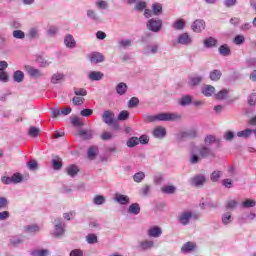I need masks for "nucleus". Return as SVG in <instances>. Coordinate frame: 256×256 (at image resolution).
Wrapping results in <instances>:
<instances>
[{"mask_svg": "<svg viewBox=\"0 0 256 256\" xmlns=\"http://www.w3.org/2000/svg\"><path fill=\"white\" fill-rule=\"evenodd\" d=\"M181 115L178 113L163 112L156 115H146L144 121L147 123H155V121H179Z\"/></svg>", "mask_w": 256, "mask_h": 256, "instance_id": "1", "label": "nucleus"}, {"mask_svg": "<svg viewBox=\"0 0 256 256\" xmlns=\"http://www.w3.org/2000/svg\"><path fill=\"white\" fill-rule=\"evenodd\" d=\"M53 237H63L65 235V221L62 218H56L54 220V230L52 232Z\"/></svg>", "mask_w": 256, "mask_h": 256, "instance_id": "2", "label": "nucleus"}, {"mask_svg": "<svg viewBox=\"0 0 256 256\" xmlns=\"http://www.w3.org/2000/svg\"><path fill=\"white\" fill-rule=\"evenodd\" d=\"M102 121H104L106 125H113L115 129H119V125L115 123V113H113L111 110H106L103 112Z\"/></svg>", "mask_w": 256, "mask_h": 256, "instance_id": "3", "label": "nucleus"}, {"mask_svg": "<svg viewBox=\"0 0 256 256\" xmlns=\"http://www.w3.org/2000/svg\"><path fill=\"white\" fill-rule=\"evenodd\" d=\"M176 42L178 45H184L185 47H189V45H193V37L189 35V33L184 32L178 35Z\"/></svg>", "mask_w": 256, "mask_h": 256, "instance_id": "4", "label": "nucleus"}, {"mask_svg": "<svg viewBox=\"0 0 256 256\" xmlns=\"http://www.w3.org/2000/svg\"><path fill=\"white\" fill-rule=\"evenodd\" d=\"M193 219V212L191 211H183L178 215V221L180 225H189Z\"/></svg>", "mask_w": 256, "mask_h": 256, "instance_id": "5", "label": "nucleus"}, {"mask_svg": "<svg viewBox=\"0 0 256 256\" xmlns=\"http://www.w3.org/2000/svg\"><path fill=\"white\" fill-rule=\"evenodd\" d=\"M162 25L163 21L152 18L148 21L147 27L149 31H152L153 33H159V31H161Z\"/></svg>", "mask_w": 256, "mask_h": 256, "instance_id": "6", "label": "nucleus"}, {"mask_svg": "<svg viewBox=\"0 0 256 256\" xmlns=\"http://www.w3.org/2000/svg\"><path fill=\"white\" fill-rule=\"evenodd\" d=\"M147 235L151 239H159L163 235V229L160 226H150L147 230Z\"/></svg>", "mask_w": 256, "mask_h": 256, "instance_id": "7", "label": "nucleus"}, {"mask_svg": "<svg viewBox=\"0 0 256 256\" xmlns=\"http://www.w3.org/2000/svg\"><path fill=\"white\" fill-rule=\"evenodd\" d=\"M198 155L201 159H207V157H213V151L209 146L201 145L199 148H197Z\"/></svg>", "mask_w": 256, "mask_h": 256, "instance_id": "8", "label": "nucleus"}, {"mask_svg": "<svg viewBox=\"0 0 256 256\" xmlns=\"http://www.w3.org/2000/svg\"><path fill=\"white\" fill-rule=\"evenodd\" d=\"M191 29L194 33H201V31H204L205 29V20L203 19L195 20L191 25Z\"/></svg>", "mask_w": 256, "mask_h": 256, "instance_id": "9", "label": "nucleus"}, {"mask_svg": "<svg viewBox=\"0 0 256 256\" xmlns=\"http://www.w3.org/2000/svg\"><path fill=\"white\" fill-rule=\"evenodd\" d=\"M25 71L30 75V77H33L34 79H39V77H43V73L41 70L33 67V66H25Z\"/></svg>", "mask_w": 256, "mask_h": 256, "instance_id": "10", "label": "nucleus"}, {"mask_svg": "<svg viewBox=\"0 0 256 256\" xmlns=\"http://www.w3.org/2000/svg\"><path fill=\"white\" fill-rule=\"evenodd\" d=\"M144 55H157L159 53V44H149L143 49Z\"/></svg>", "mask_w": 256, "mask_h": 256, "instance_id": "11", "label": "nucleus"}, {"mask_svg": "<svg viewBox=\"0 0 256 256\" xmlns=\"http://www.w3.org/2000/svg\"><path fill=\"white\" fill-rule=\"evenodd\" d=\"M114 201H116V203H119V205H129L131 199L125 194L116 193L114 195Z\"/></svg>", "mask_w": 256, "mask_h": 256, "instance_id": "12", "label": "nucleus"}, {"mask_svg": "<svg viewBox=\"0 0 256 256\" xmlns=\"http://www.w3.org/2000/svg\"><path fill=\"white\" fill-rule=\"evenodd\" d=\"M89 61L97 65V63H103L105 61V57H103V54L99 52H92L88 55Z\"/></svg>", "mask_w": 256, "mask_h": 256, "instance_id": "13", "label": "nucleus"}, {"mask_svg": "<svg viewBox=\"0 0 256 256\" xmlns=\"http://www.w3.org/2000/svg\"><path fill=\"white\" fill-rule=\"evenodd\" d=\"M207 178L203 174L196 175L192 178L191 183L194 187H202L205 185Z\"/></svg>", "mask_w": 256, "mask_h": 256, "instance_id": "14", "label": "nucleus"}, {"mask_svg": "<svg viewBox=\"0 0 256 256\" xmlns=\"http://www.w3.org/2000/svg\"><path fill=\"white\" fill-rule=\"evenodd\" d=\"M64 45L67 49H75L77 47V41H75L73 35L67 34L64 37Z\"/></svg>", "mask_w": 256, "mask_h": 256, "instance_id": "15", "label": "nucleus"}, {"mask_svg": "<svg viewBox=\"0 0 256 256\" xmlns=\"http://www.w3.org/2000/svg\"><path fill=\"white\" fill-rule=\"evenodd\" d=\"M153 247H155V242L152 240H143L138 244V249L141 251H149V249H153Z\"/></svg>", "mask_w": 256, "mask_h": 256, "instance_id": "16", "label": "nucleus"}, {"mask_svg": "<svg viewBox=\"0 0 256 256\" xmlns=\"http://www.w3.org/2000/svg\"><path fill=\"white\" fill-rule=\"evenodd\" d=\"M127 212L129 215L137 216L139 213H141V205L139 203H132L129 207Z\"/></svg>", "mask_w": 256, "mask_h": 256, "instance_id": "17", "label": "nucleus"}, {"mask_svg": "<svg viewBox=\"0 0 256 256\" xmlns=\"http://www.w3.org/2000/svg\"><path fill=\"white\" fill-rule=\"evenodd\" d=\"M153 135L156 139H163L167 135V130L164 127L158 126L154 129Z\"/></svg>", "mask_w": 256, "mask_h": 256, "instance_id": "18", "label": "nucleus"}, {"mask_svg": "<svg viewBox=\"0 0 256 256\" xmlns=\"http://www.w3.org/2000/svg\"><path fill=\"white\" fill-rule=\"evenodd\" d=\"M221 221L225 226L231 225V223H233V214H231V212L222 214Z\"/></svg>", "mask_w": 256, "mask_h": 256, "instance_id": "19", "label": "nucleus"}, {"mask_svg": "<svg viewBox=\"0 0 256 256\" xmlns=\"http://www.w3.org/2000/svg\"><path fill=\"white\" fill-rule=\"evenodd\" d=\"M116 93L120 96H123L125 95V93H127V89H128V86L126 83L124 82H120L116 85Z\"/></svg>", "mask_w": 256, "mask_h": 256, "instance_id": "20", "label": "nucleus"}, {"mask_svg": "<svg viewBox=\"0 0 256 256\" xmlns=\"http://www.w3.org/2000/svg\"><path fill=\"white\" fill-rule=\"evenodd\" d=\"M88 77L91 81H101V79L104 77V74L99 71H92L89 73Z\"/></svg>", "mask_w": 256, "mask_h": 256, "instance_id": "21", "label": "nucleus"}, {"mask_svg": "<svg viewBox=\"0 0 256 256\" xmlns=\"http://www.w3.org/2000/svg\"><path fill=\"white\" fill-rule=\"evenodd\" d=\"M66 172L69 177H75V175L79 173V167L75 164H72L66 168Z\"/></svg>", "mask_w": 256, "mask_h": 256, "instance_id": "22", "label": "nucleus"}, {"mask_svg": "<svg viewBox=\"0 0 256 256\" xmlns=\"http://www.w3.org/2000/svg\"><path fill=\"white\" fill-rule=\"evenodd\" d=\"M196 247L197 245L194 242H187L182 246L181 251L182 253H190V251H194Z\"/></svg>", "mask_w": 256, "mask_h": 256, "instance_id": "23", "label": "nucleus"}, {"mask_svg": "<svg viewBox=\"0 0 256 256\" xmlns=\"http://www.w3.org/2000/svg\"><path fill=\"white\" fill-rule=\"evenodd\" d=\"M218 51L222 57H229V55H231V48H229L227 44L221 45Z\"/></svg>", "mask_w": 256, "mask_h": 256, "instance_id": "24", "label": "nucleus"}, {"mask_svg": "<svg viewBox=\"0 0 256 256\" xmlns=\"http://www.w3.org/2000/svg\"><path fill=\"white\" fill-rule=\"evenodd\" d=\"M204 47L206 49H211V47H217V39L213 37H208L204 40Z\"/></svg>", "mask_w": 256, "mask_h": 256, "instance_id": "25", "label": "nucleus"}, {"mask_svg": "<svg viewBox=\"0 0 256 256\" xmlns=\"http://www.w3.org/2000/svg\"><path fill=\"white\" fill-rule=\"evenodd\" d=\"M191 103H193V98L189 95L183 96L179 100V105L182 107H187L188 105H191Z\"/></svg>", "mask_w": 256, "mask_h": 256, "instance_id": "26", "label": "nucleus"}, {"mask_svg": "<svg viewBox=\"0 0 256 256\" xmlns=\"http://www.w3.org/2000/svg\"><path fill=\"white\" fill-rule=\"evenodd\" d=\"M61 81H65V75L62 73H55L51 78V83L57 85V83H61Z\"/></svg>", "mask_w": 256, "mask_h": 256, "instance_id": "27", "label": "nucleus"}, {"mask_svg": "<svg viewBox=\"0 0 256 256\" xmlns=\"http://www.w3.org/2000/svg\"><path fill=\"white\" fill-rule=\"evenodd\" d=\"M202 93L205 97H211L215 93V87L211 85H206L202 88Z\"/></svg>", "mask_w": 256, "mask_h": 256, "instance_id": "28", "label": "nucleus"}, {"mask_svg": "<svg viewBox=\"0 0 256 256\" xmlns=\"http://www.w3.org/2000/svg\"><path fill=\"white\" fill-rule=\"evenodd\" d=\"M23 79H25V73L23 71L17 70L13 74V80L15 83H22Z\"/></svg>", "mask_w": 256, "mask_h": 256, "instance_id": "29", "label": "nucleus"}, {"mask_svg": "<svg viewBox=\"0 0 256 256\" xmlns=\"http://www.w3.org/2000/svg\"><path fill=\"white\" fill-rule=\"evenodd\" d=\"M201 81H203V76H193L189 78L188 83L191 87H197Z\"/></svg>", "mask_w": 256, "mask_h": 256, "instance_id": "30", "label": "nucleus"}, {"mask_svg": "<svg viewBox=\"0 0 256 256\" xmlns=\"http://www.w3.org/2000/svg\"><path fill=\"white\" fill-rule=\"evenodd\" d=\"M251 135H253V129H249V128L237 132V137H240L242 139H247L248 137H251Z\"/></svg>", "mask_w": 256, "mask_h": 256, "instance_id": "31", "label": "nucleus"}, {"mask_svg": "<svg viewBox=\"0 0 256 256\" xmlns=\"http://www.w3.org/2000/svg\"><path fill=\"white\" fill-rule=\"evenodd\" d=\"M25 231L26 233H39V231H41V226L37 224L28 225L25 226Z\"/></svg>", "mask_w": 256, "mask_h": 256, "instance_id": "32", "label": "nucleus"}, {"mask_svg": "<svg viewBox=\"0 0 256 256\" xmlns=\"http://www.w3.org/2000/svg\"><path fill=\"white\" fill-rule=\"evenodd\" d=\"M174 29L176 31H183L185 29V20L184 19H178L173 23Z\"/></svg>", "mask_w": 256, "mask_h": 256, "instance_id": "33", "label": "nucleus"}, {"mask_svg": "<svg viewBox=\"0 0 256 256\" xmlns=\"http://www.w3.org/2000/svg\"><path fill=\"white\" fill-rule=\"evenodd\" d=\"M23 241H25V237L23 235H17V236H13L11 239H10V243L12 245H21V243H23Z\"/></svg>", "mask_w": 256, "mask_h": 256, "instance_id": "34", "label": "nucleus"}, {"mask_svg": "<svg viewBox=\"0 0 256 256\" xmlns=\"http://www.w3.org/2000/svg\"><path fill=\"white\" fill-rule=\"evenodd\" d=\"M222 75L221 70H213L210 72V79L211 81H219Z\"/></svg>", "mask_w": 256, "mask_h": 256, "instance_id": "35", "label": "nucleus"}, {"mask_svg": "<svg viewBox=\"0 0 256 256\" xmlns=\"http://www.w3.org/2000/svg\"><path fill=\"white\" fill-rule=\"evenodd\" d=\"M79 136L82 139H92L93 138V130H81L79 132Z\"/></svg>", "mask_w": 256, "mask_h": 256, "instance_id": "36", "label": "nucleus"}, {"mask_svg": "<svg viewBox=\"0 0 256 256\" xmlns=\"http://www.w3.org/2000/svg\"><path fill=\"white\" fill-rule=\"evenodd\" d=\"M162 11H163V6L160 3H154L152 5L153 15H161Z\"/></svg>", "mask_w": 256, "mask_h": 256, "instance_id": "37", "label": "nucleus"}, {"mask_svg": "<svg viewBox=\"0 0 256 256\" xmlns=\"http://www.w3.org/2000/svg\"><path fill=\"white\" fill-rule=\"evenodd\" d=\"M176 190L177 188H175V186L173 185H167L162 187V193H165L166 195H173V193H175Z\"/></svg>", "mask_w": 256, "mask_h": 256, "instance_id": "38", "label": "nucleus"}, {"mask_svg": "<svg viewBox=\"0 0 256 256\" xmlns=\"http://www.w3.org/2000/svg\"><path fill=\"white\" fill-rule=\"evenodd\" d=\"M87 17L91 19L92 21H95L96 23H99V15H97V12L95 10H88L87 11Z\"/></svg>", "mask_w": 256, "mask_h": 256, "instance_id": "39", "label": "nucleus"}, {"mask_svg": "<svg viewBox=\"0 0 256 256\" xmlns=\"http://www.w3.org/2000/svg\"><path fill=\"white\" fill-rule=\"evenodd\" d=\"M256 202L253 199H246L244 202H242L241 207L244 209H249L251 207H255Z\"/></svg>", "mask_w": 256, "mask_h": 256, "instance_id": "40", "label": "nucleus"}, {"mask_svg": "<svg viewBox=\"0 0 256 256\" xmlns=\"http://www.w3.org/2000/svg\"><path fill=\"white\" fill-rule=\"evenodd\" d=\"M228 95H229V91L223 89L215 95V98L218 99L219 101H223V99H227Z\"/></svg>", "mask_w": 256, "mask_h": 256, "instance_id": "41", "label": "nucleus"}, {"mask_svg": "<svg viewBox=\"0 0 256 256\" xmlns=\"http://www.w3.org/2000/svg\"><path fill=\"white\" fill-rule=\"evenodd\" d=\"M28 36L30 39H37L39 37V28L37 27H32L29 29Z\"/></svg>", "mask_w": 256, "mask_h": 256, "instance_id": "42", "label": "nucleus"}, {"mask_svg": "<svg viewBox=\"0 0 256 256\" xmlns=\"http://www.w3.org/2000/svg\"><path fill=\"white\" fill-rule=\"evenodd\" d=\"M222 175H223V172L216 170V171L212 172L210 179L214 183H217V181H219V179H221Z\"/></svg>", "mask_w": 256, "mask_h": 256, "instance_id": "43", "label": "nucleus"}, {"mask_svg": "<svg viewBox=\"0 0 256 256\" xmlns=\"http://www.w3.org/2000/svg\"><path fill=\"white\" fill-rule=\"evenodd\" d=\"M219 140H217V137L215 135H207L204 139L205 145H212V143H217Z\"/></svg>", "mask_w": 256, "mask_h": 256, "instance_id": "44", "label": "nucleus"}, {"mask_svg": "<svg viewBox=\"0 0 256 256\" xmlns=\"http://www.w3.org/2000/svg\"><path fill=\"white\" fill-rule=\"evenodd\" d=\"M97 156V146H92L88 149V159L93 161L95 157Z\"/></svg>", "mask_w": 256, "mask_h": 256, "instance_id": "45", "label": "nucleus"}, {"mask_svg": "<svg viewBox=\"0 0 256 256\" xmlns=\"http://www.w3.org/2000/svg\"><path fill=\"white\" fill-rule=\"evenodd\" d=\"M127 147H137V145H139V138L137 137H131L130 139H128V141L126 142Z\"/></svg>", "mask_w": 256, "mask_h": 256, "instance_id": "46", "label": "nucleus"}, {"mask_svg": "<svg viewBox=\"0 0 256 256\" xmlns=\"http://www.w3.org/2000/svg\"><path fill=\"white\" fill-rule=\"evenodd\" d=\"M11 179H12V183L14 185H17V183H21V181H23V175H21L20 173H14L11 176Z\"/></svg>", "mask_w": 256, "mask_h": 256, "instance_id": "47", "label": "nucleus"}, {"mask_svg": "<svg viewBox=\"0 0 256 256\" xmlns=\"http://www.w3.org/2000/svg\"><path fill=\"white\" fill-rule=\"evenodd\" d=\"M73 105L79 106L85 103V98L83 96H75L72 98Z\"/></svg>", "mask_w": 256, "mask_h": 256, "instance_id": "48", "label": "nucleus"}, {"mask_svg": "<svg viewBox=\"0 0 256 256\" xmlns=\"http://www.w3.org/2000/svg\"><path fill=\"white\" fill-rule=\"evenodd\" d=\"M237 205H239V202L237 200L235 199L228 200L226 202V209L233 210L235 209V207H237Z\"/></svg>", "mask_w": 256, "mask_h": 256, "instance_id": "49", "label": "nucleus"}, {"mask_svg": "<svg viewBox=\"0 0 256 256\" xmlns=\"http://www.w3.org/2000/svg\"><path fill=\"white\" fill-rule=\"evenodd\" d=\"M74 94L77 97H85L87 96V90L85 88H74Z\"/></svg>", "mask_w": 256, "mask_h": 256, "instance_id": "50", "label": "nucleus"}, {"mask_svg": "<svg viewBox=\"0 0 256 256\" xmlns=\"http://www.w3.org/2000/svg\"><path fill=\"white\" fill-rule=\"evenodd\" d=\"M32 256H47L49 255V250L42 249V250H34L31 252Z\"/></svg>", "mask_w": 256, "mask_h": 256, "instance_id": "51", "label": "nucleus"}, {"mask_svg": "<svg viewBox=\"0 0 256 256\" xmlns=\"http://www.w3.org/2000/svg\"><path fill=\"white\" fill-rule=\"evenodd\" d=\"M94 205H103L105 203V196L97 195L93 199Z\"/></svg>", "mask_w": 256, "mask_h": 256, "instance_id": "52", "label": "nucleus"}, {"mask_svg": "<svg viewBox=\"0 0 256 256\" xmlns=\"http://www.w3.org/2000/svg\"><path fill=\"white\" fill-rule=\"evenodd\" d=\"M52 165H53V169H55L56 171H59V169H61V167H63V163L61 162V159H59V158L53 159Z\"/></svg>", "mask_w": 256, "mask_h": 256, "instance_id": "53", "label": "nucleus"}, {"mask_svg": "<svg viewBox=\"0 0 256 256\" xmlns=\"http://www.w3.org/2000/svg\"><path fill=\"white\" fill-rule=\"evenodd\" d=\"M143 179H145V173L144 172H137L133 176V180L135 181V183H141V181H143Z\"/></svg>", "mask_w": 256, "mask_h": 256, "instance_id": "54", "label": "nucleus"}, {"mask_svg": "<svg viewBox=\"0 0 256 256\" xmlns=\"http://www.w3.org/2000/svg\"><path fill=\"white\" fill-rule=\"evenodd\" d=\"M27 167L30 171H37V169L39 168V165L37 164L36 160H30L27 163Z\"/></svg>", "mask_w": 256, "mask_h": 256, "instance_id": "55", "label": "nucleus"}, {"mask_svg": "<svg viewBox=\"0 0 256 256\" xmlns=\"http://www.w3.org/2000/svg\"><path fill=\"white\" fill-rule=\"evenodd\" d=\"M129 119V111H121L118 115V121H127Z\"/></svg>", "mask_w": 256, "mask_h": 256, "instance_id": "56", "label": "nucleus"}, {"mask_svg": "<svg viewBox=\"0 0 256 256\" xmlns=\"http://www.w3.org/2000/svg\"><path fill=\"white\" fill-rule=\"evenodd\" d=\"M139 105V98L132 97L128 102V107L133 109V107H137Z\"/></svg>", "mask_w": 256, "mask_h": 256, "instance_id": "57", "label": "nucleus"}, {"mask_svg": "<svg viewBox=\"0 0 256 256\" xmlns=\"http://www.w3.org/2000/svg\"><path fill=\"white\" fill-rule=\"evenodd\" d=\"M147 7V2L145 1H139L135 5L136 11H143Z\"/></svg>", "mask_w": 256, "mask_h": 256, "instance_id": "58", "label": "nucleus"}, {"mask_svg": "<svg viewBox=\"0 0 256 256\" xmlns=\"http://www.w3.org/2000/svg\"><path fill=\"white\" fill-rule=\"evenodd\" d=\"M13 37L15 39H25V32H23L21 30H14Z\"/></svg>", "mask_w": 256, "mask_h": 256, "instance_id": "59", "label": "nucleus"}, {"mask_svg": "<svg viewBox=\"0 0 256 256\" xmlns=\"http://www.w3.org/2000/svg\"><path fill=\"white\" fill-rule=\"evenodd\" d=\"M235 45H243L245 43V36L244 35H237L234 38Z\"/></svg>", "mask_w": 256, "mask_h": 256, "instance_id": "60", "label": "nucleus"}, {"mask_svg": "<svg viewBox=\"0 0 256 256\" xmlns=\"http://www.w3.org/2000/svg\"><path fill=\"white\" fill-rule=\"evenodd\" d=\"M87 243L93 245V243H97V236L95 234H88L86 237Z\"/></svg>", "mask_w": 256, "mask_h": 256, "instance_id": "61", "label": "nucleus"}, {"mask_svg": "<svg viewBox=\"0 0 256 256\" xmlns=\"http://www.w3.org/2000/svg\"><path fill=\"white\" fill-rule=\"evenodd\" d=\"M28 135L30 137H37V135H39V128L30 127V129L28 131Z\"/></svg>", "mask_w": 256, "mask_h": 256, "instance_id": "62", "label": "nucleus"}, {"mask_svg": "<svg viewBox=\"0 0 256 256\" xmlns=\"http://www.w3.org/2000/svg\"><path fill=\"white\" fill-rule=\"evenodd\" d=\"M248 104L251 106L256 105V93H252L248 96Z\"/></svg>", "mask_w": 256, "mask_h": 256, "instance_id": "63", "label": "nucleus"}, {"mask_svg": "<svg viewBox=\"0 0 256 256\" xmlns=\"http://www.w3.org/2000/svg\"><path fill=\"white\" fill-rule=\"evenodd\" d=\"M69 256H83V250L81 249H74L70 252Z\"/></svg>", "mask_w": 256, "mask_h": 256, "instance_id": "64", "label": "nucleus"}]
</instances>
